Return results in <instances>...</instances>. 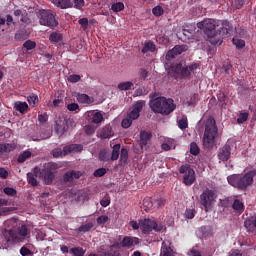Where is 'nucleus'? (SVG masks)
Here are the masks:
<instances>
[{
    "instance_id": "nucleus-41",
    "label": "nucleus",
    "mask_w": 256,
    "mask_h": 256,
    "mask_svg": "<svg viewBox=\"0 0 256 256\" xmlns=\"http://www.w3.org/2000/svg\"><path fill=\"white\" fill-rule=\"evenodd\" d=\"M129 158V152L127 149L122 148L120 153V161L121 163H127V159Z\"/></svg>"
},
{
    "instance_id": "nucleus-24",
    "label": "nucleus",
    "mask_w": 256,
    "mask_h": 256,
    "mask_svg": "<svg viewBox=\"0 0 256 256\" xmlns=\"http://www.w3.org/2000/svg\"><path fill=\"white\" fill-rule=\"evenodd\" d=\"M232 209H234V211H236L237 213H243V211H245V205H243V202H241V200L236 199L232 204Z\"/></svg>"
},
{
    "instance_id": "nucleus-34",
    "label": "nucleus",
    "mask_w": 256,
    "mask_h": 256,
    "mask_svg": "<svg viewBox=\"0 0 256 256\" xmlns=\"http://www.w3.org/2000/svg\"><path fill=\"white\" fill-rule=\"evenodd\" d=\"M4 153H11V151H15L17 149V145L15 143H5L2 144Z\"/></svg>"
},
{
    "instance_id": "nucleus-50",
    "label": "nucleus",
    "mask_w": 256,
    "mask_h": 256,
    "mask_svg": "<svg viewBox=\"0 0 256 256\" xmlns=\"http://www.w3.org/2000/svg\"><path fill=\"white\" fill-rule=\"evenodd\" d=\"M190 153L192 155H199V146H197V143L192 142L190 144Z\"/></svg>"
},
{
    "instance_id": "nucleus-17",
    "label": "nucleus",
    "mask_w": 256,
    "mask_h": 256,
    "mask_svg": "<svg viewBox=\"0 0 256 256\" xmlns=\"http://www.w3.org/2000/svg\"><path fill=\"white\" fill-rule=\"evenodd\" d=\"M81 177V172L79 171H68L63 176L64 183H73L74 179H79Z\"/></svg>"
},
{
    "instance_id": "nucleus-53",
    "label": "nucleus",
    "mask_w": 256,
    "mask_h": 256,
    "mask_svg": "<svg viewBox=\"0 0 256 256\" xmlns=\"http://www.w3.org/2000/svg\"><path fill=\"white\" fill-rule=\"evenodd\" d=\"M69 83H79L81 81V76L77 74H72L68 77Z\"/></svg>"
},
{
    "instance_id": "nucleus-8",
    "label": "nucleus",
    "mask_w": 256,
    "mask_h": 256,
    "mask_svg": "<svg viewBox=\"0 0 256 256\" xmlns=\"http://www.w3.org/2000/svg\"><path fill=\"white\" fill-rule=\"evenodd\" d=\"M198 65L196 63L191 64L189 66H183V64H175L172 66L171 71L174 73V77L182 79H187L191 77V73L197 69Z\"/></svg>"
},
{
    "instance_id": "nucleus-1",
    "label": "nucleus",
    "mask_w": 256,
    "mask_h": 256,
    "mask_svg": "<svg viewBox=\"0 0 256 256\" xmlns=\"http://www.w3.org/2000/svg\"><path fill=\"white\" fill-rule=\"evenodd\" d=\"M197 27L204 32L211 45H221L223 43V33L227 31V28L221 26V21L205 18L197 23Z\"/></svg>"
},
{
    "instance_id": "nucleus-52",
    "label": "nucleus",
    "mask_w": 256,
    "mask_h": 256,
    "mask_svg": "<svg viewBox=\"0 0 256 256\" xmlns=\"http://www.w3.org/2000/svg\"><path fill=\"white\" fill-rule=\"evenodd\" d=\"M184 216L186 219H193L195 217V209H186Z\"/></svg>"
},
{
    "instance_id": "nucleus-23",
    "label": "nucleus",
    "mask_w": 256,
    "mask_h": 256,
    "mask_svg": "<svg viewBox=\"0 0 256 256\" xmlns=\"http://www.w3.org/2000/svg\"><path fill=\"white\" fill-rule=\"evenodd\" d=\"M14 109L19 111V113H25L29 109V104L27 102L17 101L14 103Z\"/></svg>"
},
{
    "instance_id": "nucleus-38",
    "label": "nucleus",
    "mask_w": 256,
    "mask_h": 256,
    "mask_svg": "<svg viewBox=\"0 0 256 256\" xmlns=\"http://www.w3.org/2000/svg\"><path fill=\"white\" fill-rule=\"evenodd\" d=\"M90 229H93V223H91V222L81 225L78 228V231H80V233H87V232H89Z\"/></svg>"
},
{
    "instance_id": "nucleus-6",
    "label": "nucleus",
    "mask_w": 256,
    "mask_h": 256,
    "mask_svg": "<svg viewBox=\"0 0 256 256\" xmlns=\"http://www.w3.org/2000/svg\"><path fill=\"white\" fill-rule=\"evenodd\" d=\"M29 234V230L26 225H22L17 230H5L3 233L4 239L7 243H19L23 241V238Z\"/></svg>"
},
{
    "instance_id": "nucleus-21",
    "label": "nucleus",
    "mask_w": 256,
    "mask_h": 256,
    "mask_svg": "<svg viewBox=\"0 0 256 256\" xmlns=\"http://www.w3.org/2000/svg\"><path fill=\"white\" fill-rule=\"evenodd\" d=\"M100 137L101 139H110V137H113V128L111 125H106L102 128L100 131Z\"/></svg>"
},
{
    "instance_id": "nucleus-46",
    "label": "nucleus",
    "mask_w": 256,
    "mask_h": 256,
    "mask_svg": "<svg viewBox=\"0 0 256 256\" xmlns=\"http://www.w3.org/2000/svg\"><path fill=\"white\" fill-rule=\"evenodd\" d=\"M152 13L153 15H155V17H161V15H163L164 11H163V7L161 6H155L152 9Z\"/></svg>"
},
{
    "instance_id": "nucleus-33",
    "label": "nucleus",
    "mask_w": 256,
    "mask_h": 256,
    "mask_svg": "<svg viewBox=\"0 0 256 256\" xmlns=\"http://www.w3.org/2000/svg\"><path fill=\"white\" fill-rule=\"evenodd\" d=\"M123 9H125V4H123V2H117L111 5V10L114 13H119L123 11Z\"/></svg>"
},
{
    "instance_id": "nucleus-45",
    "label": "nucleus",
    "mask_w": 256,
    "mask_h": 256,
    "mask_svg": "<svg viewBox=\"0 0 256 256\" xmlns=\"http://www.w3.org/2000/svg\"><path fill=\"white\" fill-rule=\"evenodd\" d=\"M188 47L187 45H176L174 47V51L177 55H181V53H184V51H187Z\"/></svg>"
},
{
    "instance_id": "nucleus-42",
    "label": "nucleus",
    "mask_w": 256,
    "mask_h": 256,
    "mask_svg": "<svg viewBox=\"0 0 256 256\" xmlns=\"http://www.w3.org/2000/svg\"><path fill=\"white\" fill-rule=\"evenodd\" d=\"M148 51H151V53H153V51H155V44L151 42L146 43L142 49V53H148Z\"/></svg>"
},
{
    "instance_id": "nucleus-36",
    "label": "nucleus",
    "mask_w": 256,
    "mask_h": 256,
    "mask_svg": "<svg viewBox=\"0 0 256 256\" xmlns=\"http://www.w3.org/2000/svg\"><path fill=\"white\" fill-rule=\"evenodd\" d=\"M53 157H65L67 155V152H65V148L63 150L61 148H55L52 150Z\"/></svg>"
},
{
    "instance_id": "nucleus-5",
    "label": "nucleus",
    "mask_w": 256,
    "mask_h": 256,
    "mask_svg": "<svg viewBox=\"0 0 256 256\" xmlns=\"http://www.w3.org/2000/svg\"><path fill=\"white\" fill-rule=\"evenodd\" d=\"M256 175V170L249 171L244 176L233 174L227 177L229 185L237 189H246L249 185H253V177Z\"/></svg>"
},
{
    "instance_id": "nucleus-58",
    "label": "nucleus",
    "mask_w": 256,
    "mask_h": 256,
    "mask_svg": "<svg viewBox=\"0 0 256 256\" xmlns=\"http://www.w3.org/2000/svg\"><path fill=\"white\" fill-rule=\"evenodd\" d=\"M107 173V169L105 168H99L96 171H94V177H103Z\"/></svg>"
},
{
    "instance_id": "nucleus-4",
    "label": "nucleus",
    "mask_w": 256,
    "mask_h": 256,
    "mask_svg": "<svg viewBox=\"0 0 256 256\" xmlns=\"http://www.w3.org/2000/svg\"><path fill=\"white\" fill-rule=\"evenodd\" d=\"M217 139V125L214 118H208L205 123V132L203 136V146L205 149H213Z\"/></svg>"
},
{
    "instance_id": "nucleus-40",
    "label": "nucleus",
    "mask_w": 256,
    "mask_h": 256,
    "mask_svg": "<svg viewBox=\"0 0 256 256\" xmlns=\"http://www.w3.org/2000/svg\"><path fill=\"white\" fill-rule=\"evenodd\" d=\"M249 119V113L248 112H241L237 118V123H245Z\"/></svg>"
},
{
    "instance_id": "nucleus-19",
    "label": "nucleus",
    "mask_w": 256,
    "mask_h": 256,
    "mask_svg": "<svg viewBox=\"0 0 256 256\" xmlns=\"http://www.w3.org/2000/svg\"><path fill=\"white\" fill-rule=\"evenodd\" d=\"M53 5L59 9H69L73 7L71 0H52Z\"/></svg>"
},
{
    "instance_id": "nucleus-39",
    "label": "nucleus",
    "mask_w": 256,
    "mask_h": 256,
    "mask_svg": "<svg viewBox=\"0 0 256 256\" xmlns=\"http://www.w3.org/2000/svg\"><path fill=\"white\" fill-rule=\"evenodd\" d=\"M232 42L237 49H243V47H245V40L233 38Z\"/></svg>"
},
{
    "instance_id": "nucleus-37",
    "label": "nucleus",
    "mask_w": 256,
    "mask_h": 256,
    "mask_svg": "<svg viewBox=\"0 0 256 256\" xmlns=\"http://www.w3.org/2000/svg\"><path fill=\"white\" fill-rule=\"evenodd\" d=\"M27 101L30 105L35 107V105H37V103H39V96H37V94H32L27 97Z\"/></svg>"
},
{
    "instance_id": "nucleus-25",
    "label": "nucleus",
    "mask_w": 256,
    "mask_h": 256,
    "mask_svg": "<svg viewBox=\"0 0 256 256\" xmlns=\"http://www.w3.org/2000/svg\"><path fill=\"white\" fill-rule=\"evenodd\" d=\"M49 41H51V43H61V41H63V34L52 32L49 36Z\"/></svg>"
},
{
    "instance_id": "nucleus-32",
    "label": "nucleus",
    "mask_w": 256,
    "mask_h": 256,
    "mask_svg": "<svg viewBox=\"0 0 256 256\" xmlns=\"http://www.w3.org/2000/svg\"><path fill=\"white\" fill-rule=\"evenodd\" d=\"M92 123L99 124L103 121V114L101 112H92Z\"/></svg>"
},
{
    "instance_id": "nucleus-9",
    "label": "nucleus",
    "mask_w": 256,
    "mask_h": 256,
    "mask_svg": "<svg viewBox=\"0 0 256 256\" xmlns=\"http://www.w3.org/2000/svg\"><path fill=\"white\" fill-rule=\"evenodd\" d=\"M38 19L40 25H43L44 27H50L53 29V27H57V25H59L57 18H55V13L51 10L40 11L38 13Z\"/></svg>"
},
{
    "instance_id": "nucleus-28",
    "label": "nucleus",
    "mask_w": 256,
    "mask_h": 256,
    "mask_svg": "<svg viewBox=\"0 0 256 256\" xmlns=\"http://www.w3.org/2000/svg\"><path fill=\"white\" fill-rule=\"evenodd\" d=\"M133 85L134 84L131 81L120 82L118 84V89L119 91H129V89H132Z\"/></svg>"
},
{
    "instance_id": "nucleus-54",
    "label": "nucleus",
    "mask_w": 256,
    "mask_h": 256,
    "mask_svg": "<svg viewBox=\"0 0 256 256\" xmlns=\"http://www.w3.org/2000/svg\"><path fill=\"white\" fill-rule=\"evenodd\" d=\"M177 52H175V48L172 50H169L166 54V59L167 61H171V59H175L177 57Z\"/></svg>"
},
{
    "instance_id": "nucleus-59",
    "label": "nucleus",
    "mask_w": 256,
    "mask_h": 256,
    "mask_svg": "<svg viewBox=\"0 0 256 256\" xmlns=\"http://www.w3.org/2000/svg\"><path fill=\"white\" fill-rule=\"evenodd\" d=\"M130 226L132 227V229H134L135 231H137V229H141V220H139V222L132 220L130 221Z\"/></svg>"
},
{
    "instance_id": "nucleus-27",
    "label": "nucleus",
    "mask_w": 256,
    "mask_h": 256,
    "mask_svg": "<svg viewBox=\"0 0 256 256\" xmlns=\"http://www.w3.org/2000/svg\"><path fill=\"white\" fill-rule=\"evenodd\" d=\"M149 91H151V88L149 86H146V87L143 86L134 91V97H141L143 95H148Z\"/></svg>"
},
{
    "instance_id": "nucleus-2",
    "label": "nucleus",
    "mask_w": 256,
    "mask_h": 256,
    "mask_svg": "<svg viewBox=\"0 0 256 256\" xmlns=\"http://www.w3.org/2000/svg\"><path fill=\"white\" fill-rule=\"evenodd\" d=\"M57 169H59V166L54 162L44 164V168L42 170L39 169V167H35L33 172L27 173V181L29 185H32V187H37V178L40 176L44 179L45 185H51L53 183V179H55Z\"/></svg>"
},
{
    "instance_id": "nucleus-29",
    "label": "nucleus",
    "mask_w": 256,
    "mask_h": 256,
    "mask_svg": "<svg viewBox=\"0 0 256 256\" xmlns=\"http://www.w3.org/2000/svg\"><path fill=\"white\" fill-rule=\"evenodd\" d=\"M70 255L85 256V250L82 247H74L69 250Z\"/></svg>"
},
{
    "instance_id": "nucleus-60",
    "label": "nucleus",
    "mask_w": 256,
    "mask_h": 256,
    "mask_svg": "<svg viewBox=\"0 0 256 256\" xmlns=\"http://www.w3.org/2000/svg\"><path fill=\"white\" fill-rule=\"evenodd\" d=\"M165 205V200L158 199L154 201V209H159V207H163Z\"/></svg>"
},
{
    "instance_id": "nucleus-14",
    "label": "nucleus",
    "mask_w": 256,
    "mask_h": 256,
    "mask_svg": "<svg viewBox=\"0 0 256 256\" xmlns=\"http://www.w3.org/2000/svg\"><path fill=\"white\" fill-rule=\"evenodd\" d=\"M218 159L219 161H229L231 159V146L229 144H225L219 149Z\"/></svg>"
},
{
    "instance_id": "nucleus-47",
    "label": "nucleus",
    "mask_w": 256,
    "mask_h": 256,
    "mask_svg": "<svg viewBox=\"0 0 256 256\" xmlns=\"http://www.w3.org/2000/svg\"><path fill=\"white\" fill-rule=\"evenodd\" d=\"M23 47H25V49H27V51H31V49H35V47H37V43L28 40L23 44Z\"/></svg>"
},
{
    "instance_id": "nucleus-61",
    "label": "nucleus",
    "mask_w": 256,
    "mask_h": 256,
    "mask_svg": "<svg viewBox=\"0 0 256 256\" xmlns=\"http://www.w3.org/2000/svg\"><path fill=\"white\" fill-rule=\"evenodd\" d=\"M20 254L22 256H29L31 255V250H29V248L23 246L21 249H20Z\"/></svg>"
},
{
    "instance_id": "nucleus-12",
    "label": "nucleus",
    "mask_w": 256,
    "mask_h": 256,
    "mask_svg": "<svg viewBox=\"0 0 256 256\" xmlns=\"http://www.w3.org/2000/svg\"><path fill=\"white\" fill-rule=\"evenodd\" d=\"M179 173L183 176V183L188 187H191L195 183V170L190 165L185 164L179 168Z\"/></svg>"
},
{
    "instance_id": "nucleus-64",
    "label": "nucleus",
    "mask_w": 256,
    "mask_h": 256,
    "mask_svg": "<svg viewBox=\"0 0 256 256\" xmlns=\"http://www.w3.org/2000/svg\"><path fill=\"white\" fill-rule=\"evenodd\" d=\"M48 116L47 114H39L38 121L39 123H47Z\"/></svg>"
},
{
    "instance_id": "nucleus-48",
    "label": "nucleus",
    "mask_w": 256,
    "mask_h": 256,
    "mask_svg": "<svg viewBox=\"0 0 256 256\" xmlns=\"http://www.w3.org/2000/svg\"><path fill=\"white\" fill-rule=\"evenodd\" d=\"M78 23H79V25H81V27L84 31H87V28L89 27V19L81 18L78 20Z\"/></svg>"
},
{
    "instance_id": "nucleus-63",
    "label": "nucleus",
    "mask_w": 256,
    "mask_h": 256,
    "mask_svg": "<svg viewBox=\"0 0 256 256\" xmlns=\"http://www.w3.org/2000/svg\"><path fill=\"white\" fill-rule=\"evenodd\" d=\"M68 111H77L79 109V104L77 103H71L67 105Z\"/></svg>"
},
{
    "instance_id": "nucleus-56",
    "label": "nucleus",
    "mask_w": 256,
    "mask_h": 256,
    "mask_svg": "<svg viewBox=\"0 0 256 256\" xmlns=\"http://www.w3.org/2000/svg\"><path fill=\"white\" fill-rule=\"evenodd\" d=\"M96 221H97L98 225H105V223H107L109 221V217L102 215V216L98 217Z\"/></svg>"
},
{
    "instance_id": "nucleus-55",
    "label": "nucleus",
    "mask_w": 256,
    "mask_h": 256,
    "mask_svg": "<svg viewBox=\"0 0 256 256\" xmlns=\"http://www.w3.org/2000/svg\"><path fill=\"white\" fill-rule=\"evenodd\" d=\"M85 7V0H74V8L75 9H83Z\"/></svg>"
},
{
    "instance_id": "nucleus-43",
    "label": "nucleus",
    "mask_w": 256,
    "mask_h": 256,
    "mask_svg": "<svg viewBox=\"0 0 256 256\" xmlns=\"http://www.w3.org/2000/svg\"><path fill=\"white\" fill-rule=\"evenodd\" d=\"M143 207H144V210L151 211V209H153V207H154V202H151V200L149 198L144 199Z\"/></svg>"
},
{
    "instance_id": "nucleus-11",
    "label": "nucleus",
    "mask_w": 256,
    "mask_h": 256,
    "mask_svg": "<svg viewBox=\"0 0 256 256\" xmlns=\"http://www.w3.org/2000/svg\"><path fill=\"white\" fill-rule=\"evenodd\" d=\"M140 229L142 231V233H151V231H163V224H157V222H155V220H151V219H141L140 220Z\"/></svg>"
},
{
    "instance_id": "nucleus-15",
    "label": "nucleus",
    "mask_w": 256,
    "mask_h": 256,
    "mask_svg": "<svg viewBox=\"0 0 256 256\" xmlns=\"http://www.w3.org/2000/svg\"><path fill=\"white\" fill-rule=\"evenodd\" d=\"M160 256H175L173 248H171V241L164 240L162 242Z\"/></svg>"
},
{
    "instance_id": "nucleus-57",
    "label": "nucleus",
    "mask_w": 256,
    "mask_h": 256,
    "mask_svg": "<svg viewBox=\"0 0 256 256\" xmlns=\"http://www.w3.org/2000/svg\"><path fill=\"white\" fill-rule=\"evenodd\" d=\"M99 159H100V161H109V153H107V151H105V150L100 151Z\"/></svg>"
},
{
    "instance_id": "nucleus-26",
    "label": "nucleus",
    "mask_w": 256,
    "mask_h": 256,
    "mask_svg": "<svg viewBox=\"0 0 256 256\" xmlns=\"http://www.w3.org/2000/svg\"><path fill=\"white\" fill-rule=\"evenodd\" d=\"M202 237H211L213 235V228L211 226H202L199 228Z\"/></svg>"
},
{
    "instance_id": "nucleus-18",
    "label": "nucleus",
    "mask_w": 256,
    "mask_h": 256,
    "mask_svg": "<svg viewBox=\"0 0 256 256\" xmlns=\"http://www.w3.org/2000/svg\"><path fill=\"white\" fill-rule=\"evenodd\" d=\"M151 133L147 131H141L140 132V147L141 149H147V145L149 144V141H151Z\"/></svg>"
},
{
    "instance_id": "nucleus-7",
    "label": "nucleus",
    "mask_w": 256,
    "mask_h": 256,
    "mask_svg": "<svg viewBox=\"0 0 256 256\" xmlns=\"http://www.w3.org/2000/svg\"><path fill=\"white\" fill-rule=\"evenodd\" d=\"M75 125L76 123L73 118L62 117L56 121L54 130L58 137H63V135H65V133H67L69 129H73Z\"/></svg>"
},
{
    "instance_id": "nucleus-51",
    "label": "nucleus",
    "mask_w": 256,
    "mask_h": 256,
    "mask_svg": "<svg viewBox=\"0 0 256 256\" xmlns=\"http://www.w3.org/2000/svg\"><path fill=\"white\" fill-rule=\"evenodd\" d=\"M4 193L9 197H15V195H17V190H15L14 188L6 187L4 188Z\"/></svg>"
},
{
    "instance_id": "nucleus-62",
    "label": "nucleus",
    "mask_w": 256,
    "mask_h": 256,
    "mask_svg": "<svg viewBox=\"0 0 256 256\" xmlns=\"http://www.w3.org/2000/svg\"><path fill=\"white\" fill-rule=\"evenodd\" d=\"M9 172L5 168H0V179H7Z\"/></svg>"
},
{
    "instance_id": "nucleus-10",
    "label": "nucleus",
    "mask_w": 256,
    "mask_h": 256,
    "mask_svg": "<svg viewBox=\"0 0 256 256\" xmlns=\"http://www.w3.org/2000/svg\"><path fill=\"white\" fill-rule=\"evenodd\" d=\"M217 199V192L206 188L200 195V203L204 207L205 211H209L215 200Z\"/></svg>"
},
{
    "instance_id": "nucleus-49",
    "label": "nucleus",
    "mask_w": 256,
    "mask_h": 256,
    "mask_svg": "<svg viewBox=\"0 0 256 256\" xmlns=\"http://www.w3.org/2000/svg\"><path fill=\"white\" fill-rule=\"evenodd\" d=\"M178 127L179 129H187L189 127V123L187 122V118H181L178 120Z\"/></svg>"
},
{
    "instance_id": "nucleus-35",
    "label": "nucleus",
    "mask_w": 256,
    "mask_h": 256,
    "mask_svg": "<svg viewBox=\"0 0 256 256\" xmlns=\"http://www.w3.org/2000/svg\"><path fill=\"white\" fill-rule=\"evenodd\" d=\"M31 155V151H24L22 154L19 155L18 163H25V161H27V159H29Z\"/></svg>"
},
{
    "instance_id": "nucleus-30",
    "label": "nucleus",
    "mask_w": 256,
    "mask_h": 256,
    "mask_svg": "<svg viewBox=\"0 0 256 256\" xmlns=\"http://www.w3.org/2000/svg\"><path fill=\"white\" fill-rule=\"evenodd\" d=\"M119 151H121V144H115L112 150V161H117V159H119Z\"/></svg>"
},
{
    "instance_id": "nucleus-44",
    "label": "nucleus",
    "mask_w": 256,
    "mask_h": 256,
    "mask_svg": "<svg viewBox=\"0 0 256 256\" xmlns=\"http://www.w3.org/2000/svg\"><path fill=\"white\" fill-rule=\"evenodd\" d=\"M133 125V120L130 117H126L122 120V127L123 129H129Z\"/></svg>"
},
{
    "instance_id": "nucleus-22",
    "label": "nucleus",
    "mask_w": 256,
    "mask_h": 256,
    "mask_svg": "<svg viewBox=\"0 0 256 256\" xmlns=\"http://www.w3.org/2000/svg\"><path fill=\"white\" fill-rule=\"evenodd\" d=\"M244 227L247 228V231L253 232L256 229V216L246 219L244 222Z\"/></svg>"
},
{
    "instance_id": "nucleus-16",
    "label": "nucleus",
    "mask_w": 256,
    "mask_h": 256,
    "mask_svg": "<svg viewBox=\"0 0 256 256\" xmlns=\"http://www.w3.org/2000/svg\"><path fill=\"white\" fill-rule=\"evenodd\" d=\"M122 247H127V249H131V247H135V245H139V238L126 236L122 240Z\"/></svg>"
},
{
    "instance_id": "nucleus-31",
    "label": "nucleus",
    "mask_w": 256,
    "mask_h": 256,
    "mask_svg": "<svg viewBox=\"0 0 256 256\" xmlns=\"http://www.w3.org/2000/svg\"><path fill=\"white\" fill-rule=\"evenodd\" d=\"M77 101L79 103H85V104L92 103L91 97H89V95L87 94H78Z\"/></svg>"
},
{
    "instance_id": "nucleus-3",
    "label": "nucleus",
    "mask_w": 256,
    "mask_h": 256,
    "mask_svg": "<svg viewBox=\"0 0 256 256\" xmlns=\"http://www.w3.org/2000/svg\"><path fill=\"white\" fill-rule=\"evenodd\" d=\"M176 107L171 98L158 97L150 101V109L154 113H160L161 115H170L175 111Z\"/></svg>"
},
{
    "instance_id": "nucleus-20",
    "label": "nucleus",
    "mask_w": 256,
    "mask_h": 256,
    "mask_svg": "<svg viewBox=\"0 0 256 256\" xmlns=\"http://www.w3.org/2000/svg\"><path fill=\"white\" fill-rule=\"evenodd\" d=\"M64 151L66 155H69V153H81V151H83V145L71 144V145L65 146Z\"/></svg>"
},
{
    "instance_id": "nucleus-13",
    "label": "nucleus",
    "mask_w": 256,
    "mask_h": 256,
    "mask_svg": "<svg viewBox=\"0 0 256 256\" xmlns=\"http://www.w3.org/2000/svg\"><path fill=\"white\" fill-rule=\"evenodd\" d=\"M145 106V101L139 100L137 101L134 106L132 111L129 112L127 115L132 121H135V119H139V116L141 115V111H143V107Z\"/></svg>"
}]
</instances>
